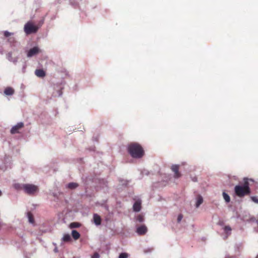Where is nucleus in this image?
I'll use <instances>...</instances> for the list:
<instances>
[{"instance_id":"obj_1","label":"nucleus","mask_w":258,"mask_h":258,"mask_svg":"<svg viewBox=\"0 0 258 258\" xmlns=\"http://www.w3.org/2000/svg\"><path fill=\"white\" fill-rule=\"evenodd\" d=\"M127 151L131 156L134 158H141L145 154L143 147L137 143H131L127 147Z\"/></svg>"},{"instance_id":"obj_2","label":"nucleus","mask_w":258,"mask_h":258,"mask_svg":"<svg viewBox=\"0 0 258 258\" xmlns=\"http://www.w3.org/2000/svg\"><path fill=\"white\" fill-rule=\"evenodd\" d=\"M249 179L244 178L243 179V185H236L234 187L235 194L239 197H243L245 195H248L250 192L249 188ZM251 181H253L252 179H249Z\"/></svg>"},{"instance_id":"obj_3","label":"nucleus","mask_w":258,"mask_h":258,"mask_svg":"<svg viewBox=\"0 0 258 258\" xmlns=\"http://www.w3.org/2000/svg\"><path fill=\"white\" fill-rule=\"evenodd\" d=\"M22 188L26 194L31 196L35 195L39 191L38 187L32 184H22Z\"/></svg>"},{"instance_id":"obj_4","label":"nucleus","mask_w":258,"mask_h":258,"mask_svg":"<svg viewBox=\"0 0 258 258\" xmlns=\"http://www.w3.org/2000/svg\"><path fill=\"white\" fill-rule=\"evenodd\" d=\"M38 29V27L31 22L27 23L24 26V31L27 35L37 32Z\"/></svg>"},{"instance_id":"obj_5","label":"nucleus","mask_w":258,"mask_h":258,"mask_svg":"<svg viewBox=\"0 0 258 258\" xmlns=\"http://www.w3.org/2000/svg\"><path fill=\"white\" fill-rule=\"evenodd\" d=\"M134 212L133 221L136 223H142L145 221V215L140 213V211H133Z\"/></svg>"},{"instance_id":"obj_6","label":"nucleus","mask_w":258,"mask_h":258,"mask_svg":"<svg viewBox=\"0 0 258 258\" xmlns=\"http://www.w3.org/2000/svg\"><path fill=\"white\" fill-rule=\"evenodd\" d=\"M238 218H240V219L244 221H248L251 223H256L258 225V219H256V218L254 216H249L247 217V215H245V216H241L240 215H239L237 216Z\"/></svg>"},{"instance_id":"obj_7","label":"nucleus","mask_w":258,"mask_h":258,"mask_svg":"<svg viewBox=\"0 0 258 258\" xmlns=\"http://www.w3.org/2000/svg\"><path fill=\"white\" fill-rule=\"evenodd\" d=\"M147 232V228L145 225L143 224L137 227L136 232L139 235L145 234Z\"/></svg>"},{"instance_id":"obj_8","label":"nucleus","mask_w":258,"mask_h":258,"mask_svg":"<svg viewBox=\"0 0 258 258\" xmlns=\"http://www.w3.org/2000/svg\"><path fill=\"white\" fill-rule=\"evenodd\" d=\"M24 127V123L23 122H19L16 125L14 126L11 130V133L15 134L19 133V130Z\"/></svg>"},{"instance_id":"obj_9","label":"nucleus","mask_w":258,"mask_h":258,"mask_svg":"<svg viewBox=\"0 0 258 258\" xmlns=\"http://www.w3.org/2000/svg\"><path fill=\"white\" fill-rule=\"evenodd\" d=\"M92 221L96 226H100L101 224L102 219L98 214L94 213L93 214Z\"/></svg>"},{"instance_id":"obj_10","label":"nucleus","mask_w":258,"mask_h":258,"mask_svg":"<svg viewBox=\"0 0 258 258\" xmlns=\"http://www.w3.org/2000/svg\"><path fill=\"white\" fill-rule=\"evenodd\" d=\"M179 166L178 165H173L171 167V170L174 173V177L175 178H178L181 175L179 172Z\"/></svg>"},{"instance_id":"obj_11","label":"nucleus","mask_w":258,"mask_h":258,"mask_svg":"<svg viewBox=\"0 0 258 258\" xmlns=\"http://www.w3.org/2000/svg\"><path fill=\"white\" fill-rule=\"evenodd\" d=\"M26 216L28 219L29 223L33 226H35V222L33 214L31 212H28L26 213Z\"/></svg>"},{"instance_id":"obj_12","label":"nucleus","mask_w":258,"mask_h":258,"mask_svg":"<svg viewBox=\"0 0 258 258\" xmlns=\"http://www.w3.org/2000/svg\"><path fill=\"white\" fill-rule=\"evenodd\" d=\"M40 52L39 48L37 47H34L30 49L27 52V56L29 57H32L37 54H38Z\"/></svg>"},{"instance_id":"obj_13","label":"nucleus","mask_w":258,"mask_h":258,"mask_svg":"<svg viewBox=\"0 0 258 258\" xmlns=\"http://www.w3.org/2000/svg\"><path fill=\"white\" fill-rule=\"evenodd\" d=\"M35 74L38 77L43 78L46 76L45 72L42 69H37L35 71Z\"/></svg>"},{"instance_id":"obj_14","label":"nucleus","mask_w":258,"mask_h":258,"mask_svg":"<svg viewBox=\"0 0 258 258\" xmlns=\"http://www.w3.org/2000/svg\"><path fill=\"white\" fill-rule=\"evenodd\" d=\"M140 200H137L133 205V210H141L142 208Z\"/></svg>"},{"instance_id":"obj_15","label":"nucleus","mask_w":258,"mask_h":258,"mask_svg":"<svg viewBox=\"0 0 258 258\" xmlns=\"http://www.w3.org/2000/svg\"><path fill=\"white\" fill-rule=\"evenodd\" d=\"M4 93L6 95H12L14 93V90L12 87H7L5 89Z\"/></svg>"},{"instance_id":"obj_16","label":"nucleus","mask_w":258,"mask_h":258,"mask_svg":"<svg viewBox=\"0 0 258 258\" xmlns=\"http://www.w3.org/2000/svg\"><path fill=\"white\" fill-rule=\"evenodd\" d=\"M72 235L75 240L78 239L80 237V234L76 230L72 231Z\"/></svg>"},{"instance_id":"obj_17","label":"nucleus","mask_w":258,"mask_h":258,"mask_svg":"<svg viewBox=\"0 0 258 258\" xmlns=\"http://www.w3.org/2000/svg\"><path fill=\"white\" fill-rule=\"evenodd\" d=\"M61 240L64 242H70L71 241L72 238L69 234H65L63 235Z\"/></svg>"},{"instance_id":"obj_18","label":"nucleus","mask_w":258,"mask_h":258,"mask_svg":"<svg viewBox=\"0 0 258 258\" xmlns=\"http://www.w3.org/2000/svg\"><path fill=\"white\" fill-rule=\"evenodd\" d=\"M225 233L227 236L229 235L231 233V228L229 226H225L223 228Z\"/></svg>"},{"instance_id":"obj_19","label":"nucleus","mask_w":258,"mask_h":258,"mask_svg":"<svg viewBox=\"0 0 258 258\" xmlns=\"http://www.w3.org/2000/svg\"><path fill=\"white\" fill-rule=\"evenodd\" d=\"M81 224L79 222H72L70 224V228L71 229L79 228Z\"/></svg>"},{"instance_id":"obj_20","label":"nucleus","mask_w":258,"mask_h":258,"mask_svg":"<svg viewBox=\"0 0 258 258\" xmlns=\"http://www.w3.org/2000/svg\"><path fill=\"white\" fill-rule=\"evenodd\" d=\"M79 186L77 183L71 182L68 184V187L70 189H73L77 188Z\"/></svg>"},{"instance_id":"obj_21","label":"nucleus","mask_w":258,"mask_h":258,"mask_svg":"<svg viewBox=\"0 0 258 258\" xmlns=\"http://www.w3.org/2000/svg\"><path fill=\"white\" fill-rule=\"evenodd\" d=\"M203 200L202 197L201 196H199L197 197V202H196V208H198L202 203Z\"/></svg>"},{"instance_id":"obj_22","label":"nucleus","mask_w":258,"mask_h":258,"mask_svg":"<svg viewBox=\"0 0 258 258\" xmlns=\"http://www.w3.org/2000/svg\"><path fill=\"white\" fill-rule=\"evenodd\" d=\"M223 198L225 200L226 202L228 203L230 202V197L225 192H223Z\"/></svg>"},{"instance_id":"obj_23","label":"nucleus","mask_w":258,"mask_h":258,"mask_svg":"<svg viewBox=\"0 0 258 258\" xmlns=\"http://www.w3.org/2000/svg\"><path fill=\"white\" fill-rule=\"evenodd\" d=\"M128 254L126 252H121L119 254L118 258H127Z\"/></svg>"},{"instance_id":"obj_24","label":"nucleus","mask_w":258,"mask_h":258,"mask_svg":"<svg viewBox=\"0 0 258 258\" xmlns=\"http://www.w3.org/2000/svg\"><path fill=\"white\" fill-rule=\"evenodd\" d=\"M183 215L181 214H179L178 216H177V222L178 223H179L181 222V220L182 219H183Z\"/></svg>"},{"instance_id":"obj_25","label":"nucleus","mask_w":258,"mask_h":258,"mask_svg":"<svg viewBox=\"0 0 258 258\" xmlns=\"http://www.w3.org/2000/svg\"><path fill=\"white\" fill-rule=\"evenodd\" d=\"M7 57L10 61H13L12 52H9L7 54Z\"/></svg>"},{"instance_id":"obj_26","label":"nucleus","mask_w":258,"mask_h":258,"mask_svg":"<svg viewBox=\"0 0 258 258\" xmlns=\"http://www.w3.org/2000/svg\"><path fill=\"white\" fill-rule=\"evenodd\" d=\"M8 41L12 44L16 42L15 39L14 37H10L9 38Z\"/></svg>"},{"instance_id":"obj_27","label":"nucleus","mask_w":258,"mask_h":258,"mask_svg":"<svg viewBox=\"0 0 258 258\" xmlns=\"http://www.w3.org/2000/svg\"><path fill=\"white\" fill-rule=\"evenodd\" d=\"M11 34H12V33H11L8 31H6L4 32V36L6 37H8L9 36L11 35Z\"/></svg>"},{"instance_id":"obj_28","label":"nucleus","mask_w":258,"mask_h":258,"mask_svg":"<svg viewBox=\"0 0 258 258\" xmlns=\"http://www.w3.org/2000/svg\"><path fill=\"white\" fill-rule=\"evenodd\" d=\"M100 255L98 253L95 252L94 254L91 256V258H99Z\"/></svg>"},{"instance_id":"obj_29","label":"nucleus","mask_w":258,"mask_h":258,"mask_svg":"<svg viewBox=\"0 0 258 258\" xmlns=\"http://www.w3.org/2000/svg\"><path fill=\"white\" fill-rule=\"evenodd\" d=\"M14 187L15 188L17 189H22V185H21L19 184H16L14 185Z\"/></svg>"},{"instance_id":"obj_30","label":"nucleus","mask_w":258,"mask_h":258,"mask_svg":"<svg viewBox=\"0 0 258 258\" xmlns=\"http://www.w3.org/2000/svg\"><path fill=\"white\" fill-rule=\"evenodd\" d=\"M217 224L222 226L224 225V222L223 221L219 220V221L217 222Z\"/></svg>"},{"instance_id":"obj_31","label":"nucleus","mask_w":258,"mask_h":258,"mask_svg":"<svg viewBox=\"0 0 258 258\" xmlns=\"http://www.w3.org/2000/svg\"><path fill=\"white\" fill-rule=\"evenodd\" d=\"M252 200L253 201L255 202L256 203H258V198L255 197H252Z\"/></svg>"},{"instance_id":"obj_32","label":"nucleus","mask_w":258,"mask_h":258,"mask_svg":"<svg viewBox=\"0 0 258 258\" xmlns=\"http://www.w3.org/2000/svg\"><path fill=\"white\" fill-rule=\"evenodd\" d=\"M153 249L152 248H148V249H145V250H144V252H145V253H147V252H151V251L153 250Z\"/></svg>"},{"instance_id":"obj_33","label":"nucleus","mask_w":258,"mask_h":258,"mask_svg":"<svg viewBox=\"0 0 258 258\" xmlns=\"http://www.w3.org/2000/svg\"><path fill=\"white\" fill-rule=\"evenodd\" d=\"M4 52V49L2 46H0V53L3 54Z\"/></svg>"},{"instance_id":"obj_34","label":"nucleus","mask_w":258,"mask_h":258,"mask_svg":"<svg viewBox=\"0 0 258 258\" xmlns=\"http://www.w3.org/2000/svg\"><path fill=\"white\" fill-rule=\"evenodd\" d=\"M72 212V211L71 210L68 211V212H67L66 214V216L67 217L68 215H70L71 214Z\"/></svg>"},{"instance_id":"obj_35","label":"nucleus","mask_w":258,"mask_h":258,"mask_svg":"<svg viewBox=\"0 0 258 258\" xmlns=\"http://www.w3.org/2000/svg\"><path fill=\"white\" fill-rule=\"evenodd\" d=\"M54 252H57V248H54Z\"/></svg>"},{"instance_id":"obj_36","label":"nucleus","mask_w":258,"mask_h":258,"mask_svg":"<svg viewBox=\"0 0 258 258\" xmlns=\"http://www.w3.org/2000/svg\"><path fill=\"white\" fill-rule=\"evenodd\" d=\"M108 220V219L107 218H105V221H107Z\"/></svg>"},{"instance_id":"obj_37","label":"nucleus","mask_w":258,"mask_h":258,"mask_svg":"<svg viewBox=\"0 0 258 258\" xmlns=\"http://www.w3.org/2000/svg\"><path fill=\"white\" fill-rule=\"evenodd\" d=\"M2 195V192L0 190V196Z\"/></svg>"},{"instance_id":"obj_38","label":"nucleus","mask_w":258,"mask_h":258,"mask_svg":"<svg viewBox=\"0 0 258 258\" xmlns=\"http://www.w3.org/2000/svg\"><path fill=\"white\" fill-rule=\"evenodd\" d=\"M255 258H258V254L256 255Z\"/></svg>"},{"instance_id":"obj_39","label":"nucleus","mask_w":258,"mask_h":258,"mask_svg":"<svg viewBox=\"0 0 258 258\" xmlns=\"http://www.w3.org/2000/svg\"><path fill=\"white\" fill-rule=\"evenodd\" d=\"M225 258H227V256H226V257H225Z\"/></svg>"}]
</instances>
